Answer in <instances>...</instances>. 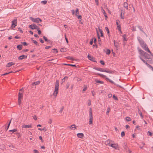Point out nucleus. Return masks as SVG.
Instances as JSON below:
<instances>
[{
    "instance_id": "obj_42",
    "label": "nucleus",
    "mask_w": 153,
    "mask_h": 153,
    "mask_svg": "<svg viewBox=\"0 0 153 153\" xmlns=\"http://www.w3.org/2000/svg\"><path fill=\"white\" fill-rule=\"evenodd\" d=\"M40 83L39 81H37L36 82H35L34 83V84H35V85H37L39 84Z\"/></svg>"
},
{
    "instance_id": "obj_43",
    "label": "nucleus",
    "mask_w": 153,
    "mask_h": 153,
    "mask_svg": "<svg viewBox=\"0 0 153 153\" xmlns=\"http://www.w3.org/2000/svg\"><path fill=\"white\" fill-rule=\"evenodd\" d=\"M41 3H42L44 4H45L47 3V1H45V0L44 1H42L41 2Z\"/></svg>"
},
{
    "instance_id": "obj_5",
    "label": "nucleus",
    "mask_w": 153,
    "mask_h": 153,
    "mask_svg": "<svg viewBox=\"0 0 153 153\" xmlns=\"http://www.w3.org/2000/svg\"><path fill=\"white\" fill-rule=\"evenodd\" d=\"M95 74L98 75H99L101 77L107 80H108L111 83H114V82L111 80L110 79L108 78L107 77V76H106V75H103L102 74H99V73Z\"/></svg>"
},
{
    "instance_id": "obj_61",
    "label": "nucleus",
    "mask_w": 153,
    "mask_h": 153,
    "mask_svg": "<svg viewBox=\"0 0 153 153\" xmlns=\"http://www.w3.org/2000/svg\"><path fill=\"white\" fill-rule=\"evenodd\" d=\"M95 2L97 5H98V0H95Z\"/></svg>"
},
{
    "instance_id": "obj_29",
    "label": "nucleus",
    "mask_w": 153,
    "mask_h": 153,
    "mask_svg": "<svg viewBox=\"0 0 153 153\" xmlns=\"http://www.w3.org/2000/svg\"><path fill=\"white\" fill-rule=\"evenodd\" d=\"M105 52L107 54L109 55L110 54L111 51L109 49H107Z\"/></svg>"
},
{
    "instance_id": "obj_47",
    "label": "nucleus",
    "mask_w": 153,
    "mask_h": 153,
    "mask_svg": "<svg viewBox=\"0 0 153 153\" xmlns=\"http://www.w3.org/2000/svg\"><path fill=\"white\" fill-rule=\"evenodd\" d=\"M33 151L34 153H39V152L37 150H34Z\"/></svg>"
},
{
    "instance_id": "obj_56",
    "label": "nucleus",
    "mask_w": 153,
    "mask_h": 153,
    "mask_svg": "<svg viewBox=\"0 0 153 153\" xmlns=\"http://www.w3.org/2000/svg\"><path fill=\"white\" fill-rule=\"evenodd\" d=\"M12 72H13L11 71V72H9V73H5V74H3V75H7V74H10V73H12Z\"/></svg>"
},
{
    "instance_id": "obj_7",
    "label": "nucleus",
    "mask_w": 153,
    "mask_h": 153,
    "mask_svg": "<svg viewBox=\"0 0 153 153\" xmlns=\"http://www.w3.org/2000/svg\"><path fill=\"white\" fill-rule=\"evenodd\" d=\"M30 19L33 22H35L37 23H38L39 22H41L42 21V20L39 18H34L33 17H30Z\"/></svg>"
},
{
    "instance_id": "obj_62",
    "label": "nucleus",
    "mask_w": 153,
    "mask_h": 153,
    "mask_svg": "<svg viewBox=\"0 0 153 153\" xmlns=\"http://www.w3.org/2000/svg\"><path fill=\"white\" fill-rule=\"evenodd\" d=\"M68 58L69 59H71V60H74V59H73L72 57H68Z\"/></svg>"
},
{
    "instance_id": "obj_57",
    "label": "nucleus",
    "mask_w": 153,
    "mask_h": 153,
    "mask_svg": "<svg viewBox=\"0 0 153 153\" xmlns=\"http://www.w3.org/2000/svg\"><path fill=\"white\" fill-rule=\"evenodd\" d=\"M39 139L42 141V142L43 141V140L42 139V137L41 136L39 137Z\"/></svg>"
},
{
    "instance_id": "obj_55",
    "label": "nucleus",
    "mask_w": 153,
    "mask_h": 153,
    "mask_svg": "<svg viewBox=\"0 0 153 153\" xmlns=\"http://www.w3.org/2000/svg\"><path fill=\"white\" fill-rule=\"evenodd\" d=\"M146 64L147 65L148 67L150 69V68H152V66H151L150 65H149L147 63H146Z\"/></svg>"
},
{
    "instance_id": "obj_51",
    "label": "nucleus",
    "mask_w": 153,
    "mask_h": 153,
    "mask_svg": "<svg viewBox=\"0 0 153 153\" xmlns=\"http://www.w3.org/2000/svg\"><path fill=\"white\" fill-rule=\"evenodd\" d=\"M113 98L115 100H117V97L115 96V95H114L113 97Z\"/></svg>"
},
{
    "instance_id": "obj_16",
    "label": "nucleus",
    "mask_w": 153,
    "mask_h": 153,
    "mask_svg": "<svg viewBox=\"0 0 153 153\" xmlns=\"http://www.w3.org/2000/svg\"><path fill=\"white\" fill-rule=\"evenodd\" d=\"M111 141H111L109 140H108L105 141V144L106 145L110 146L111 144Z\"/></svg>"
},
{
    "instance_id": "obj_6",
    "label": "nucleus",
    "mask_w": 153,
    "mask_h": 153,
    "mask_svg": "<svg viewBox=\"0 0 153 153\" xmlns=\"http://www.w3.org/2000/svg\"><path fill=\"white\" fill-rule=\"evenodd\" d=\"M138 51L139 52V53L141 55H143L147 59H149V56H147V54H146L144 51L141 50L140 48H138Z\"/></svg>"
},
{
    "instance_id": "obj_32",
    "label": "nucleus",
    "mask_w": 153,
    "mask_h": 153,
    "mask_svg": "<svg viewBox=\"0 0 153 153\" xmlns=\"http://www.w3.org/2000/svg\"><path fill=\"white\" fill-rule=\"evenodd\" d=\"M136 28H137V26L136 27L133 26L132 27V30L133 31H136Z\"/></svg>"
},
{
    "instance_id": "obj_64",
    "label": "nucleus",
    "mask_w": 153,
    "mask_h": 153,
    "mask_svg": "<svg viewBox=\"0 0 153 153\" xmlns=\"http://www.w3.org/2000/svg\"><path fill=\"white\" fill-rule=\"evenodd\" d=\"M33 42L36 45H37L38 43H37V42L36 41L33 40Z\"/></svg>"
},
{
    "instance_id": "obj_50",
    "label": "nucleus",
    "mask_w": 153,
    "mask_h": 153,
    "mask_svg": "<svg viewBox=\"0 0 153 153\" xmlns=\"http://www.w3.org/2000/svg\"><path fill=\"white\" fill-rule=\"evenodd\" d=\"M100 62L102 65H105V63L104 62L102 61H100Z\"/></svg>"
},
{
    "instance_id": "obj_28",
    "label": "nucleus",
    "mask_w": 153,
    "mask_h": 153,
    "mask_svg": "<svg viewBox=\"0 0 153 153\" xmlns=\"http://www.w3.org/2000/svg\"><path fill=\"white\" fill-rule=\"evenodd\" d=\"M17 48L19 50H21L22 49V46L21 45H19L17 46Z\"/></svg>"
},
{
    "instance_id": "obj_18",
    "label": "nucleus",
    "mask_w": 153,
    "mask_h": 153,
    "mask_svg": "<svg viewBox=\"0 0 153 153\" xmlns=\"http://www.w3.org/2000/svg\"><path fill=\"white\" fill-rule=\"evenodd\" d=\"M101 11L105 18V20H106L107 19L108 17L106 15V14L105 13L104 10V9H103L102 8L101 9Z\"/></svg>"
},
{
    "instance_id": "obj_23",
    "label": "nucleus",
    "mask_w": 153,
    "mask_h": 153,
    "mask_svg": "<svg viewBox=\"0 0 153 153\" xmlns=\"http://www.w3.org/2000/svg\"><path fill=\"white\" fill-rule=\"evenodd\" d=\"M68 79L67 76H65L61 81V84H62L65 81V80Z\"/></svg>"
},
{
    "instance_id": "obj_2",
    "label": "nucleus",
    "mask_w": 153,
    "mask_h": 153,
    "mask_svg": "<svg viewBox=\"0 0 153 153\" xmlns=\"http://www.w3.org/2000/svg\"><path fill=\"white\" fill-rule=\"evenodd\" d=\"M140 43L142 47L146 51L150 53H151V52L148 49V48L146 44L143 41L142 39H139V40Z\"/></svg>"
},
{
    "instance_id": "obj_38",
    "label": "nucleus",
    "mask_w": 153,
    "mask_h": 153,
    "mask_svg": "<svg viewBox=\"0 0 153 153\" xmlns=\"http://www.w3.org/2000/svg\"><path fill=\"white\" fill-rule=\"evenodd\" d=\"M65 51H66V49L64 48H61L60 49V51L62 52H64Z\"/></svg>"
},
{
    "instance_id": "obj_40",
    "label": "nucleus",
    "mask_w": 153,
    "mask_h": 153,
    "mask_svg": "<svg viewBox=\"0 0 153 153\" xmlns=\"http://www.w3.org/2000/svg\"><path fill=\"white\" fill-rule=\"evenodd\" d=\"M91 104V102L90 100H88V105H90Z\"/></svg>"
},
{
    "instance_id": "obj_33",
    "label": "nucleus",
    "mask_w": 153,
    "mask_h": 153,
    "mask_svg": "<svg viewBox=\"0 0 153 153\" xmlns=\"http://www.w3.org/2000/svg\"><path fill=\"white\" fill-rule=\"evenodd\" d=\"M137 28H139V29L140 31H141L142 32H143V28L141 27H140V26H137Z\"/></svg>"
},
{
    "instance_id": "obj_26",
    "label": "nucleus",
    "mask_w": 153,
    "mask_h": 153,
    "mask_svg": "<svg viewBox=\"0 0 153 153\" xmlns=\"http://www.w3.org/2000/svg\"><path fill=\"white\" fill-rule=\"evenodd\" d=\"M124 6L127 9H128V4L126 2H125L124 4Z\"/></svg>"
},
{
    "instance_id": "obj_22",
    "label": "nucleus",
    "mask_w": 153,
    "mask_h": 153,
    "mask_svg": "<svg viewBox=\"0 0 153 153\" xmlns=\"http://www.w3.org/2000/svg\"><path fill=\"white\" fill-rule=\"evenodd\" d=\"M88 59L89 60L92 61L94 62H95L94 59L93 58V57L92 56L89 55H88Z\"/></svg>"
},
{
    "instance_id": "obj_3",
    "label": "nucleus",
    "mask_w": 153,
    "mask_h": 153,
    "mask_svg": "<svg viewBox=\"0 0 153 153\" xmlns=\"http://www.w3.org/2000/svg\"><path fill=\"white\" fill-rule=\"evenodd\" d=\"M24 91L23 88L21 89L19 91L18 94V103L19 105L20 106L21 103L22 99L23 97V94Z\"/></svg>"
},
{
    "instance_id": "obj_34",
    "label": "nucleus",
    "mask_w": 153,
    "mask_h": 153,
    "mask_svg": "<svg viewBox=\"0 0 153 153\" xmlns=\"http://www.w3.org/2000/svg\"><path fill=\"white\" fill-rule=\"evenodd\" d=\"M17 131V130L16 129H13V130H10L9 131L10 132H12V133H13V132H15Z\"/></svg>"
},
{
    "instance_id": "obj_46",
    "label": "nucleus",
    "mask_w": 153,
    "mask_h": 153,
    "mask_svg": "<svg viewBox=\"0 0 153 153\" xmlns=\"http://www.w3.org/2000/svg\"><path fill=\"white\" fill-rule=\"evenodd\" d=\"M52 123V120L51 119H49V120L48 123L49 124H51Z\"/></svg>"
},
{
    "instance_id": "obj_52",
    "label": "nucleus",
    "mask_w": 153,
    "mask_h": 153,
    "mask_svg": "<svg viewBox=\"0 0 153 153\" xmlns=\"http://www.w3.org/2000/svg\"><path fill=\"white\" fill-rule=\"evenodd\" d=\"M68 65L71 66H73V67H76V65H72V64H68Z\"/></svg>"
},
{
    "instance_id": "obj_4",
    "label": "nucleus",
    "mask_w": 153,
    "mask_h": 153,
    "mask_svg": "<svg viewBox=\"0 0 153 153\" xmlns=\"http://www.w3.org/2000/svg\"><path fill=\"white\" fill-rule=\"evenodd\" d=\"M94 69L100 71L105 72L109 74H113V72L112 71H109V70H106L100 68L94 67Z\"/></svg>"
},
{
    "instance_id": "obj_13",
    "label": "nucleus",
    "mask_w": 153,
    "mask_h": 153,
    "mask_svg": "<svg viewBox=\"0 0 153 153\" xmlns=\"http://www.w3.org/2000/svg\"><path fill=\"white\" fill-rule=\"evenodd\" d=\"M32 124H30L29 125H27L25 124H23L22 127V128H32Z\"/></svg>"
},
{
    "instance_id": "obj_1",
    "label": "nucleus",
    "mask_w": 153,
    "mask_h": 153,
    "mask_svg": "<svg viewBox=\"0 0 153 153\" xmlns=\"http://www.w3.org/2000/svg\"><path fill=\"white\" fill-rule=\"evenodd\" d=\"M59 80H56L55 86V88L54 91L53 93V95L55 97H56L58 93L59 90Z\"/></svg>"
},
{
    "instance_id": "obj_53",
    "label": "nucleus",
    "mask_w": 153,
    "mask_h": 153,
    "mask_svg": "<svg viewBox=\"0 0 153 153\" xmlns=\"http://www.w3.org/2000/svg\"><path fill=\"white\" fill-rule=\"evenodd\" d=\"M136 128L137 129H138L139 130H140V126H136Z\"/></svg>"
},
{
    "instance_id": "obj_59",
    "label": "nucleus",
    "mask_w": 153,
    "mask_h": 153,
    "mask_svg": "<svg viewBox=\"0 0 153 153\" xmlns=\"http://www.w3.org/2000/svg\"><path fill=\"white\" fill-rule=\"evenodd\" d=\"M22 43L25 46H26L27 45V43L26 42H23Z\"/></svg>"
},
{
    "instance_id": "obj_30",
    "label": "nucleus",
    "mask_w": 153,
    "mask_h": 153,
    "mask_svg": "<svg viewBox=\"0 0 153 153\" xmlns=\"http://www.w3.org/2000/svg\"><path fill=\"white\" fill-rule=\"evenodd\" d=\"M38 130L40 131H47V129L45 127H44L42 129H41L40 128H39Z\"/></svg>"
},
{
    "instance_id": "obj_21",
    "label": "nucleus",
    "mask_w": 153,
    "mask_h": 153,
    "mask_svg": "<svg viewBox=\"0 0 153 153\" xmlns=\"http://www.w3.org/2000/svg\"><path fill=\"white\" fill-rule=\"evenodd\" d=\"M77 136L80 138H82L84 136V134L82 133H79L77 134Z\"/></svg>"
},
{
    "instance_id": "obj_27",
    "label": "nucleus",
    "mask_w": 153,
    "mask_h": 153,
    "mask_svg": "<svg viewBox=\"0 0 153 153\" xmlns=\"http://www.w3.org/2000/svg\"><path fill=\"white\" fill-rule=\"evenodd\" d=\"M110 111V108L109 107L107 108V111L106 112V114L107 115H108Z\"/></svg>"
},
{
    "instance_id": "obj_60",
    "label": "nucleus",
    "mask_w": 153,
    "mask_h": 153,
    "mask_svg": "<svg viewBox=\"0 0 153 153\" xmlns=\"http://www.w3.org/2000/svg\"><path fill=\"white\" fill-rule=\"evenodd\" d=\"M78 19H81L82 18V16H77Z\"/></svg>"
},
{
    "instance_id": "obj_10",
    "label": "nucleus",
    "mask_w": 153,
    "mask_h": 153,
    "mask_svg": "<svg viewBox=\"0 0 153 153\" xmlns=\"http://www.w3.org/2000/svg\"><path fill=\"white\" fill-rule=\"evenodd\" d=\"M99 31L98 32H97V35L98 36V38H99L100 37H100H103V34L102 30L100 29V28H99Z\"/></svg>"
},
{
    "instance_id": "obj_54",
    "label": "nucleus",
    "mask_w": 153,
    "mask_h": 153,
    "mask_svg": "<svg viewBox=\"0 0 153 153\" xmlns=\"http://www.w3.org/2000/svg\"><path fill=\"white\" fill-rule=\"evenodd\" d=\"M126 153H132V152L130 150L128 149Z\"/></svg>"
},
{
    "instance_id": "obj_63",
    "label": "nucleus",
    "mask_w": 153,
    "mask_h": 153,
    "mask_svg": "<svg viewBox=\"0 0 153 153\" xmlns=\"http://www.w3.org/2000/svg\"><path fill=\"white\" fill-rule=\"evenodd\" d=\"M87 89V88L86 87H85L83 89L82 91H85Z\"/></svg>"
},
{
    "instance_id": "obj_44",
    "label": "nucleus",
    "mask_w": 153,
    "mask_h": 153,
    "mask_svg": "<svg viewBox=\"0 0 153 153\" xmlns=\"http://www.w3.org/2000/svg\"><path fill=\"white\" fill-rule=\"evenodd\" d=\"M125 135V132L124 131H122L121 133V136L122 137H123Z\"/></svg>"
},
{
    "instance_id": "obj_15",
    "label": "nucleus",
    "mask_w": 153,
    "mask_h": 153,
    "mask_svg": "<svg viewBox=\"0 0 153 153\" xmlns=\"http://www.w3.org/2000/svg\"><path fill=\"white\" fill-rule=\"evenodd\" d=\"M116 24L117 25V27L118 30L119 31H121V27L120 25V22L119 21H116Z\"/></svg>"
},
{
    "instance_id": "obj_58",
    "label": "nucleus",
    "mask_w": 153,
    "mask_h": 153,
    "mask_svg": "<svg viewBox=\"0 0 153 153\" xmlns=\"http://www.w3.org/2000/svg\"><path fill=\"white\" fill-rule=\"evenodd\" d=\"M112 96V95L111 94H109L108 95V98H110Z\"/></svg>"
},
{
    "instance_id": "obj_35",
    "label": "nucleus",
    "mask_w": 153,
    "mask_h": 153,
    "mask_svg": "<svg viewBox=\"0 0 153 153\" xmlns=\"http://www.w3.org/2000/svg\"><path fill=\"white\" fill-rule=\"evenodd\" d=\"M52 52L54 53H57L58 52V51L55 49H53L52 50Z\"/></svg>"
},
{
    "instance_id": "obj_11",
    "label": "nucleus",
    "mask_w": 153,
    "mask_h": 153,
    "mask_svg": "<svg viewBox=\"0 0 153 153\" xmlns=\"http://www.w3.org/2000/svg\"><path fill=\"white\" fill-rule=\"evenodd\" d=\"M17 25V20L15 19L12 22V24L11 27L13 28L16 27Z\"/></svg>"
},
{
    "instance_id": "obj_12",
    "label": "nucleus",
    "mask_w": 153,
    "mask_h": 153,
    "mask_svg": "<svg viewBox=\"0 0 153 153\" xmlns=\"http://www.w3.org/2000/svg\"><path fill=\"white\" fill-rule=\"evenodd\" d=\"M29 27L32 29H38V27L35 24H32L29 26Z\"/></svg>"
},
{
    "instance_id": "obj_39",
    "label": "nucleus",
    "mask_w": 153,
    "mask_h": 153,
    "mask_svg": "<svg viewBox=\"0 0 153 153\" xmlns=\"http://www.w3.org/2000/svg\"><path fill=\"white\" fill-rule=\"evenodd\" d=\"M105 29L106 31H107V33L108 34L109 33V29H108V28L107 27H105Z\"/></svg>"
},
{
    "instance_id": "obj_8",
    "label": "nucleus",
    "mask_w": 153,
    "mask_h": 153,
    "mask_svg": "<svg viewBox=\"0 0 153 153\" xmlns=\"http://www.w3.org/2000/svg\"><path fill=\"white\" fill-rule=\"evenodd\" d=\"M72 15L78 16L79 14V10L78 8H76L75 10H73L71 11Z\"/></svg>"
},
{
    "instance_id": "obj_48",
    "label": "nucleus",
    "mask_w": 153,
    "mask_h": 153,
    "mask_svg": "<svg viewBox=\"0 0 153 153\" xmlns=\"http://www.w3.org/2000/svg\"><path fill=\"white\" fill-rule=\"evenodd\" d=\"M147 133L150 135V136H152V134L151 133L150 131H148L147 132Z\"/></svg>"
},
{
    "instance_id": "obj_37",
    "label": "nucleus",
    "mask_w": 153,
    "mask_h": 153,
    "mask_svg": "<svg viewBox=\"0 0 153 153\" xmlns=\"http://www.w3.org/2000/svg\"><path fill=\"white\" fill-rule=\"evenodd\" d=\"M114 43L115 47L116 48H117L118 46L117 43V42H115V41L114 40Z\"/></svg>"
},
{
    "instance_id": "obj_9",
    "label": "nucleus",
    "mask_w": 153,
    "mask_h": 153,
    "mask_svg": "<svg viewBox=\"0 0 153 153\" xmlns=\"http://www.w3.org/2000/svg\"><path fill=\"white\" fill-rule=\"evenodd\" d=\"M89 120L93 121V117L92 116V112L91 108L89 109Z\"/></svg>"
},
{
    "instance_id": "obj_14",
    "label": "nucleus",
    "mask_w": 153,
    "mask_h": 153,
    "mask_svg": "<svg viewBox=\"0 0 153 153\" xmlns=\"http://www.w3.org/2000/svg\"><path fill=\"white\" fill-rule=\"evenodd\" d=\"M110 146L111 147H112L116 149L118 147V145L117 143H111V145H110Z\"/></svg>"
},
{
    "instance_id": "obj_31",
    "label": "nucleus",
    "mask_w": 153,
    "mask_h": 153,
    "mask_svg": "<svg viewBox=\"0 0 153 153\" xmlns=\"http://www.w3.org/2000/svg\"><path fill=\"white\" fill-rule=\"evenodd\" d=\"M126 120L127 121H130L131 120V119L129 117H127L126 118Z\"/></svg>"
},
{
    "instance_id": "obj_41",
    "label": "nucleus",
    "mask_w": 153,
    "mask_h": 153,
    "mask_svg": "<svg viewBox=\"0 0 153 153\" xmlns=\"http://www.w3.org/2000/svg\"><path fill=\"white\" fill-rule=\"evenodd\" d=\"M89 125L92 126L93 125V121L89 120Z\"/></svg>"
},
{
    "instance_id": "obj_17",
    "label": "nucleus",
    "mask_w": 153,
    "mask_h": 153,
    "mask_svg": "<svg viewBox=\"0 0 153 153\" xmlns=\"http://www.w3.org/2000/svg\"><path fill=\"white\" fill-rule=\"evenodd\" d=\"M71 130H74L76 129V126L74 124H73L69 127Z\"/></svg>"
},
{
    "instance_id": "obj_19",
    "label": "nucleus",
    "mask_w": 153,
    "mask_h": 153,
    "mask_svg": "<svg viewBox=\"0 0 153 153\" xmlns=\"http://www.w3.org/2000/svg\"><path fill=\"white\" fill-rule=\"evenodd\" d=\"M15 64L12 62H10L8 63L6 65L7 67H10L12 66L13 65H14Z\"/></svg>"
},
{
    "instance_id": "obj_45",
    "label": "nucleus",
    "mask_w": 153,
    "mask_h": 153,
    "mask_svg": "<svg viewBox=\"0 0 153 153\" xmlns=\"http://www.w3.org/2000/svg\"><path fill=\"white\" fill-rule=\"evenodd\" d=\"M139 114L140 115V116L141 117V118H143V116L142 114V113L141 112L139 111Z\"/></svg>"
},
{
    "instance_id": "obj_36",
    "label": "nucleus",
    "mask_w": 153,
    "mask_h": 153,
    "mask_svg": "<svg viewBox=\"0 0 153 153\" xmlns=\"http://www.w3.org/2000/svg\"><path fill=\"white\" fill-rule=\"evenodd\" d=\"M64 109V107H62L61 109L59 111V112L60 113H61L62 112L63 110Z\"/></svg>"
},
{
    "instance_id": "obj_20",
    "label": "nucleus",
    "mask_w": 153,
    "mask_h": 153,
    "mask_svg": "<svg viewBox=\"0 0 153 153\" xmlns=\"http://www.w3.org/2000/svg\"><path fill=\"white\" fill-rule=\"evenodd\" d=\"M26 56H25L24 55H22L19 56L18 58V59L20 60H22L23 59L26 58Z\"/></svg>"
},
{
    "instance_id": "obj_24",
    "label": "nucleus",
    "mask_w": 153,
    "mask_h": 153,
    "mask_svg": "<svg viewBox=\"0 0 153 153\" xmlns=\"http://www.w3.org/2000/svg\"><path fill=\"white\" fill-rule=\"evenodd\" d=\"M124 11H121V16L122 19H123L124 18Z\"/></svg>"
},
{
    "instance_id": "obj_49",
    "label": "nucleus",
    "mask_w": 153,
    "mask_h": 153,
    "mask_svg": "<svg viewBox=\"0 0 153 153\" xmlns=\"http://www.w3.org/2000/svg\"><path fill=\"white\" fill-rule=\"evenodd\" d=\"M18 30L21 33H23V31L20 28H18Z\"/></svg>"
},
{
    "instance_id": "obj_25",
    "label": "nucleus",
    "mask_w": 153,
    "mask_h": 153,
    "mask_svg": "<svg viewBox=\"0 0 153 153\" xmlns=\"http://www.w3.org/2000/svg\"><path fill=\"white\" fill-rule=\"evenodd\" d=\"M95 81L96 82H97L100 83L101 84H103L104 83V82L103 81H100L97 79H95Z\"/></svg>"
}]
</instances>
